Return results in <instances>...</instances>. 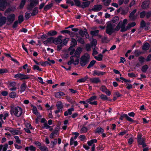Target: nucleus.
Returning a JSON list of instances; mask_svg holds the SVG:
<instances>
[{
    "label": "nucleus",
    "mask_w": 151,
    "mask_h": 151,
    "mask_svg": "<svg viewBox=\"0 0 151 151\" xmlns=\"http://www.w3.org/2000/svg\"><path fill=\"white\" fill-rule=\"evenodd\" d=\"M91 46L93 47V48L96 47V44H97V40L96 39H93L92 41L91 42Z\"/></svg>",
    "instance_id": "nucleus-38"
},
{
    "label": "nucleus",
    "mask_w": 151,
    "mask_h": 151,
    "mask_svg": "<svg viewBox=\"0 0 151 151\" xmlns=\"http://www.w3.org/2000/svg\"><path fill=\"white\" fill-rule=\"evenodd\" d=\"M150 47V45L148 43H145L142 47V49L143 50H147Z\"/></svg>",
    "instance_id": "nucleus-28"
},
{
    "label": "nucleus",
    "mask_w": 151,
    "mask_h": 151,
    "mask_svg": "<svg viewBox=\"0 0 151 151\" xmlns=\"http://www.w3.org/2000/svg\"><path fill=\"white\" fill-rule=\"evenodd\" d=\"M26 1V0H22L19 6L20 8L22 9L23 8L25 4Z\"/></svg>",
    "instance_id": "nucleus-45"
},
{
    "label": "nucleus",
    "mask_w": 151,
    "mask_h": 151,
    "mask_svg": "<svg viewBox=\"0 0 151 151\" xmlns=\"http://www.w3.org/2000/svg\"><path fill=\"white\" fill-rule=\"evenodd\" d=\"M22 108L17 106L11 108V113L12 115L14 114L17 117H19L22 115Z\"/></svg>",
    "instance_id": "nucleus-3"
},
{
    "label": "nucleus",
    "mask_w": 151,
    "mask_h": 151,
    "mask_svg": "<svg viewBox=\"0 0 151 151\" xmlns=\"http://www.w3.org/2000/svg\"><path fill=\"white\" fill-rule=\"evenodd\" d=\"M100 89L102 91H103L104 92L107 89L105 86H102L101 87Z\"/></svg>",
    "instance_id": "nucleus-64"
},
{
    "label": "nucleus",
    "mask_w": 151,
    "mask_h": 151,
    "mask_svg": "<svg viewBox=\"0 0 151 151\" xmlns=\"http://www.w3.org/2000/svg\"><path fill=\"white\" fill-rule=\"evenodd\" d=\"M91 47L89 44H87L86 46V50L87 51L91 50Z\"/></svg>",
    "instance_id": "nucleus-63"
},
{
    "label": "nucleus",
    "mask_w": 151,
    "mask_h": 151,
    "mask_svg": "<svg viewBox=\"0 0 151 151\" xmlns=\"http://www.w3.org/2000/svg\"><path fill=\"white\" fill-rule=\"evenodd\" d=\"M97 96H93L91 97L89 99H87L86 100V101L87 102H90L92 101L93 100H96V99Z\"/></svg>",
    "instance_id": "nucleus-39"
},
{
    "label": "nucleus",
    "mask_w": 151,
    "mask_h": 151,
    "mask_svg": "<svg viewBox=\"0 0 151 151\" xmlns=\"http://www.w3.org/2000/svg\"><path fill=\"white\" fill-rule=\"evenodd\" d=\"M71 45H72L71 46H72L73 47L77 45L76 40L75 39H72Z\"/></svg>",
    "instance_id": "nucleus-43"
},
{
    "label": "nucleus",
    "mask_w": 151,
    "mask_h": 151,
    "mask_svg": "<svg viewBox=\"0 0 151 151\" xmlns=\"http://www.w3.org/2000/svg\"><path fill=\"white\" fill-rule=\"evenodd\" d=\"M32 14L30 13L27 12L25 14V18L26 19H29L31 16Z\"/></svg>",
    "instance_id": "nucleus-55"
},
{
    "label": "nucleus",
    "mask_w": 151,
    "mask_h": 151,
    "mask_svg": "<svg viewBox=\"0 0 151 151\" xmlns=\"http://www.w3.org/2000/svg\"><path fill=\"white\" fill-rule=\"evenodd\" d=\"M148 4L146 2H143L142 5V7L143 9H145L148 7Z\"/></svg>",
    "instance_id": "nucleus-44"
},
{
    "label": "nucleus",
    "mask_w": 151,
    "mask_h": 151,
    "mask_svg": "<svg viewBox=\"0 0 151 151\" xmlns=\"http://www.w3.org/2000/svg\"><path fill=\"white\" fill-rule=\"evenodd\" d=\"M99 32V30L91 31V34L92 36H96L98 35Z\"/></svg>",
    "instance_id": "nucleus-37"
},
{
    "label": "nucleus",
    "mask_w": 151,
    "mask_h": 151,
    "mask_svg": "<svg viewBox=\"0 0 151 151\" xmlns=\"http://www.w3.org/2000/svg\"><path fill=\"white\" fill-rule=\"evenodd\" d=\"M5 129L9 131L13 135L19 134L21 133L19 130L14 129L11 128L7 127Z\"/></svg>",
    "instance_id": "nucleus-8"
},
{
    "label": "nucleus",
    "mask_w": 151,
    "mask_h": 151,
    "mask_svg": "<svg viewBox=\"0 0 151 151\" xmlns=\"http://www.w3.org/2000/svg\"><path fill=\"white\" fill-rule=\"evenodd\" d=\"M62 36H60L57 38L55 39L54 41V43L56 44H61L62 42Z\"/></svg>",
    "instance_id": "nucleus-19"
},
{
    "label": "nucleus",
    "mask_w": 151,
    "mask_h": 151,
    "mask_svg": "<svg viewBox=\"0 0 151 151\" xmlns=\"http://www.w3.org/2000/svg\"><path fill=\"white\" fill-rule=\"evenodd\" d=\"M103 55L101 54H99L98 56L95 57L96 59L98 61H101L102 60Z\"/></svg>",
    "instance_id": "nucleus-47"
},
{
    "label": "nucleus",
    "mask_w": 151,
    "mask_h": 151,
    "mask_svg": "<svg viewBox=\"0 0 151 151\" xmlns=\"http://www.w3.org/2000/svg\"><path fill=\"white\" fill-rule=\"evenodd\" d=\"M100 97L102 99L104 100H108V97L104 94H101L99 95Z\"/></svg>",
    "instance_id": "nucleus-42"
},
{
    "label": "nucleus",
    "mask_w": 151,
    "mask_h": 151,
    "mask_svg": "<svg viewBox=\"0 0 151 151\" xmlns=\"http://www.w3.org/2000/svg\"><path fill=\"white\" fill-rule=\"evenodd\" d=\"M90 80L92 83H97L100 81L99 78H91Z\"/></svg>",
    "instance_id": "nucleus-24"
},
{
    "label": "nucleus",
    "mask_w": 151,
    "mask_h": 151,
    "mask_svg": "<svg viewBox=\"0 0 151 151\" xmlns=\"http://www.w3.org/2000/svg\"><path fill=\"white\" fill-rule=\"evenodd\" d=\"M57 140L56 139H54L53 141L51 142V144L52 145L53 147L56 144Z\"/></svg>",
    "instance_id": "nucleus-56"
},
{
    "label": "nucleus",
    "mask_w": 151,
    "mask_h": 151,
    "mask_svg": "<svg viewBox=\"0 0 151 151\" xmlns=\"http://www.w3.org/2000/svg\"><path fill=\"white\" fill-rule=\"evenodd\" d=\"M137 10L136 9H134L131 13L130 14L129 17L132 20H134L137 17V15H134V14L136 12Z\"/></svg>",
    "instance_id": "nucleus-14"
},
{
    "label": "nucleus",
    "mask_w": 151,
    "mask_h": 151,
    "mask_svg": "<svg viewBox=\"0 0 151 151\" xmlns=\"http://www.w3.org/2000/svg\"><path fill=\"white\" fill-rule=\"evenodd\" d=\"M26 88V85L24 83H23L21 86L20 91L21 92L24 91Z\"/></svg>",
    "instance_id": "nucleus-29"
},
{
    "label": "nucleus",
    "mask_w": 151,
    "mask_h": 151,
    "mask_svg": "<svg viewBox=\"0 0 151 151\" xmlns=\"http://www.w3.org/2000/svg\"><path fill=\"white\" fill-rule=\"evenodd\" d=\"M31 106L32 107V110L33 113L37 116L39 115L40 113L37 111V108L32 105Z\"/></svg>",
    "instance_id": "nucleus-23"
},
{
    "label": "nucleus",
    "mask_w": 151,
    "mask_h": 151,
    "mask_svg": "<svg viewBox=\"0 0 151 151\" xmlns=\"http://www.w3.org/2000/svg\"><path fill=\"white\" fill-rule=\"evenodd\" d=\"M23 20L24 19L23 16L22 15H19L18 17V21L19 23H20L22 22L23 21Z\"/></svg>",
    "instance_id": "nucleus-54"
},
{
    "label": "nucleus",
    "mask_w": 151,
    "mask_h": 151,
    "mask_svg": "<svg viewBox=\"0 0 151 151\" xmlns=\"http://www.w3.org/2000/svg\"><path fill=\"white\" fill-rule=\"evenodd\" d=\"M137 142L139 144L142 145L143 147H144L146 146V144L145 143V139L144 138L137 139Z\"/></svg>",
    "instance_id": "nucleus-17"
},
{
    "label": "nucleus",
    "mask_w": 151,
    "mask_h": 151,
    "mask_svg": "<svg viewBox=\"0 0 151 151\" xmlns=\"http://www.w3.org/2000/svg\"><path fill=\"white\" fill-rule=\"evenodd\" d=\"M90 4V1H87L86 2H83L81 3V7L83 8H85L88 7Z\"/></svg>",
    "instance_id": "nucleus-20"
},
{
    "label": "nucleus",
    "mask_w": 151,
    "mask_h": 151,
    "mask_svg": "<svg viewBox=\"0 0 151 151\" xmlns=\"http://www.w3.org/2000/svg\"><path fill=\"white\" fill-rule=\"evenodd\" d=\"M86 31V29L84 30V31L82 30H81L79 32V33L81 36L83 37L85 35V31Z\"/></svg>",
    "instance_id": "nucleus-58"
},
{
    "label": "nucleus",
    "mask_w": 151,
    "mask_h": 151,
    "mask_svg": "<svg viewBox=\"0 0 151 151\" xmlns=\"http://www.w3.org/2000/svg\"><path fill=\"white\" fill-rule=\"evenodd\" d=\"M39 3V0H32L30 2L29 5L27 7L29 9H30L33 7L37 5Z\"/></svg>",
    "instance_id": "nucleus-7"
},
{
    "label": "nucleus",
    "mask_w": 151,
    "mask_h": 151,
    "mask_svg": "<svg viewBox=\"0 0 151 151\" xmlns=\"http://www.w3.org/2000/svg\"><path fill=\"white\" fill-rule=\"evenodd\" d=\"M139 61L141 63H142L144 62L145 61V58L141 56L139 57L138 59Z\"/></svg>",
    "instance_id": "nucleus-51"
},
{
    "label": "nucleus",
    "mask_w": 151,
    "mask_h": 151,
    "mask_svg": "<svg viewBox=\"0 0 151 151\" xmlns=\"http://www.w3.org/2000/svg\"><path fill=\"white\" fill-rule=\"evenodd\" d=\"M36 148L32 145L26 147L25 148V150L26 151H36Z\"/></svg>",
    "instance_id": "nucleus-21"
},
{
    "label": "nucleus",
    "mask_w": 151,
    "mask_h": 151,
    "mask_svg": "<svg viewBox=\"0 0 151 151\" xmlns=\"http://www.w3.org/2000/svg\"><path fill=\"white\" fill-rule=\"evenodd\" d=\"M148 68V67L147 65H145L142 67L141 70L143 72H145Z\"/></svg>",
    "instance_id": "nucleus-46"
},
{
    "label": "nucleus",
    "mask_w": 151,
    "mask_h": 151,
    "mask_svg": "<svg viewBox=\"0 0 151 151\" xmlns=\"http://www.w3.org/2000/svg\"><path fill=\"white\" fill-rule=\"evenodd\" d=\"M9 96L12 99H14L18 97L16 92L13 91L11 92L9 94Z\"/></svg>",
    "instance_id": "nucleus-25"
},
{
    "label": "nucleus",
    "mask_w": 151,
    "mask_h": 151,
    "mask_svg": "<svg viewBox=\"0 0 151 151\" xmlns=\"http://www.w3.org/2000/svg\"><path fill=\"white\" fill-rule=\"evenodd\" d=\"M111 0H106V1H105L104 2H104V5L107 6H108L111 2Z\"/></svg>",
    "instance_id": "nucleus-52"
},
{
    "label": "nucleus",
    "mask_w": 151,
    "mask_h": 151,
    "mask_svg": "<svg viewBox=\"0 0 151 151\" xmlns=\"http://www.w3.org/2000/svg\"><path fill=\"white\" fill-rule=\"evenodd\" d=\"M14 138L17 143L19 144H21V140L19 139V137L18 136H15L14 137Z\"/></svg>",
    "instance_id": "nucleus-41"
},
{
    "label": "nucleus",
    "mask_w": 151,
    "mask_h": 151,
    "mask_svg": "<svg viewBox=\"0 0 151 151\" xmlns=\"http://www.w3.org/2000/svg\"><path fill=\"white\" fill-rule=\"evenodd\" d=\"M124 117L128 121L130 122H132L133 121V120L132 118L129 117L127 114H124Z\"/></svg>",
    "instance_id": "nucleus-49"
},
{
    "label": "nucleus",
    "mask_w": 151,
    "mask_h": 151,
    "mask_svg": "<svg viewBox=\"0 0 151 151\" xmlns=\"http://www.w3.org/2000/svg\"><path fill=\"white\" fill-rule=\"evenodd\" d=\"M102 6L101 5H96L94 6L92 10L95 12H98L100 11L102 8Z\"/></svg>",
    "instance_id": "nucleus-15"
},
{
    "label": "nucleus",
    "mask_w": 151,
    "mask_h": 151,
    "mask_svg": "<svg viewBox=\"0 0 151 151\" xmlns=\"http://www.w3.org/2000/svg\"><path fill=\"white\" fill-rule=\"evenodd\" d=\"M90 56L88 54H85L82 56L80 59V64L81 66H84L89 62Z\"/></svg>",
    "instance_id": "nucleus-4"
},
{
    "label": "nucleus",
    "mask_w": 151,
    "mask_h": 151,
    "mask_svg": "<svg viewBox=\"0 0 151 151\" xmlns=\"http://www.w3.org/2000/svg\"><path fill=\"white\" fill-rule=\"evenodd\" d=\"M66 3L68 4H70L71 6H73L74 4L73 1L70 0H68L66 1Z\"/></svg>",
    "instance_id": "nucleus-61"
},
{
    "label": "nucleus",
    "mask_w": 151,
    "mask_h": 151,
    "mask_svg": "<svg viewBox=\"0 0 151 151\" xmlns=\"http://www.w3.org/2000/svg\"><path fill=\"white\" fill-rule=\"evenodd\" d=\"M114 27L111 25L107 23V26L106 27V33L109 35H111L115 31H118L116 30V27L115 29H114Z\"/></svg>",
    "instance_id": "nucleus-5"
},
{
    "label": "nucleus",
    "mask_w": 151,
    "mask_h": 151,
    "mask_svg": "<svg viewBox=\"0 0 151 151\" xmlns=\"http://www.w3.org/2000/svg\"><path fill=\"white\" fill-rule=\"evenodd\" d=\"M56 106L58 109H59L62 111V109L63 108V105L62 103L60 101L57 102L56 104Z\"/></svg>",
    "instance_id": "nucleus-26"
},
{
    "label": "nucleus",
    "mask_w": 151,
    "mask_h": 151,
    "mask_svg": "<svg viewBox=\"0 0 151 151\" xmlns=\"http://www.w3.org/2000/svg\"><path fill=\"white\" fill-rule=\"evenodd\" d=\"M7 5L6 0H0V10L3 11Z\"/></svg>",
    "instance_id": "nucleus-9"
},
{
    "label": "nucleus",
    "mask_w": 151,
    "mask_h": 151,
    "mask_svg": "<svg viewBox=\"0 0 151 151\" xmlns=\"http://www.w3.org/2000/svg\"><path fill=\"white\" fill-rule=\"evenodd\" d=\"M65 95V93L61 91H60L55 93V96L57 98H60L61 96Z\"/></svg>",
    "instance_id": "nucleus-22"
},
{
    "label": "nucleus",
    "mask_w": 151,
    "mask_h": 151,
    "mask_svg": "<svg viewBox=\"0 0 151 151\" xmlns=\"http://www.w3.org/2000/svg\"><path fill=\"white\" fill-rule=\"evenodd\" d=\"M146 12H145V11H143L142 12H141L140 13V17L141 18H144L145 15H146Z\"/></svg>",
    "instance_id": "nucleus-59"
},
{
    "label": "nucleus",
    "mask_w": 151,
    "mask_h": 151,
    "mask_svg": "<svg viewBox=\"0 0 151 151\" xmlns=\"http://www.w3.org/2000/svg\"><path fill=\"white\" fill-rule=\"evenodd\" d=\"M119 20V17H118L116 16L114 17L111 21L109 22L108 23L114 27L117 24Z\"/></svg>",
    "instance_id": "nucleus-10"
},
{
    "label": "nucleus",
    "mask_w": 151,
    "mask_h": 151,
    "mask_svg": "<svg viewBox=\"0 0 151 151\" xmlns=\"http://www.w3.org/2000/svg\"><path fill=\"white\" fill-rule=\"evenodd\" d=\"M88 76H86L84 78H81L78 80L77 82L79 83H82L85 82L88 78Z\"/></svg>",
    "instance_id": "nucleus-35"
},
{
    "label": "nucleus",
    "mask_w": 151,
    "mask_h": 151,
    "mask_svg": "<svg viewBox=\"0 0 151 151\" xmlns=\"http://www.w3.org/2000/svg\"><path fill=\"white\" fill-rule=\"evenodd\" d=\"M16 83L15 82H12L8 86L9 90L11 91L16 90L17 88L16 87Z\"/></svg>",
    "instance_id": "nucleus-12"
},
{
    "label": "nucleus",
    "mask_w": 151,
    "mask_h": 151,
    "mask_svg": "<svg viewBox=\"0 0 151 151\" xmlns=\"http://www.w3.org/2000/svg\"><path fill=\"white\" fill-rule=\"evenodd\" d=\"M15 15L14 14L9 15L7 17V20L10 23H12L14 20Z\"/></svg>",
    "instance_id": "nucleus-11"
},
{
    "label": "nucleus",
    "mask_w": 151,
    "mask_h": 151,
    "mask_svg": "<svg viewBox=\"0 0 151 151\" xmlns=\"http://www.w3.org/2000/svg\"><path fill=\"white\" fill-rule=\"evenodd\" d=\"M140 54L141 52L138 50H136L134 51V54L136 56H138Z\"/></svg>",
    "instance_id": "nucleus-62"
},
{
    "label": "nucleus",
    "mask_w": 151,
    "mask_h": 151,
    "mask_svg": "<svg viewBox=\"0 0 151 151\" xmlns=\"http://www.w3.org/2000/svg\"><path fill=\"white\" fill-rule=\"evenodd\" d=\"M14 78L20 80L27 79L29 78L27 75L21 73H18L14 75Z\"/></svg>",
    "instance_id": "nucleus-6"
},
{
    "label": "nucleus",
    "mask_w": 151,
    "mask_h": 151,
    "mask_svg": "<svg viewBox=\"0 0 151 151\" xmlns=\"http://www.w3.org/2000/svg\"><path fill=\"white\" fill-rule=\"evenodd\" d=\"M105 74V72H101L98 70H94L93 73V75L94 76L103 75Z\"/></svg>",
    "instance_id": "nucleus-18"
},
{
    "label": "nucleus",
    "mask_w": 151,
    "mask_h": 151,
    "mask_svg": "<svg viewBox=\"0 0 151 151\" xmlns=\"http://www.w3.org/2000/svg\"><path fill=\"white\" fill-rule=\"evenodd\" d=\"M6 18L4 16H2V14L0 13V26H2L6 22Z\"/></svg>",
    "instance_id": "nucleus-13"
},
{
    "label": "nucleus",
    "mask_w": 151,
    "mask_h": 151,
    "mask_svg": "<svg viewBox=\"0 0 151 151\" xmlns=\"http://www.w3.org/2000/svg\"><path fill=\"white\" fill-rule=\"evenodd\" d=\"M74 1L75 3V4L76 6L81 7V3H80L79 1L77 0H74Z\"/></svg>",
    "instance_id": "nucleus-53"
},
{
    "label": "nucleus",
    "mask_w": 151,
    "mask_h": 151,
    "mask_svg": "<svg viewBox=\"0 0 151 151\" xmlns=\"http://www.w3.org/2000/svg\"><path fill=\"white\" fill-rule=\"evenodd\" d=\"M73 105L72 107L68 109L64 113V115L65 116H67L69 115H71L72 114V111H74V109L73 107Z\"/></svg>",
    "instance_id": "nucleus-16"
},
{
    "label": "nucleus",
    "mask_w": 151,
    "mask_h": 151,
    "mask_svg": "<svg viewBox=\"0 0 151 151\" xmlns=\"http://www.w3.org/2000/svg\"><path fill=\"white\" fill-rule=\"evenodd\" d=\"M57 34V32L54 30H51L47 33V35L50 36H53Z\"/></svg>",
    "instance_id": "nucleus-33"
},
{
    "label": "nucleus",
    "mask_w": 151,
    "mask_h": 151,
    "mask_svg": "<svg viewBox=\"0 0 151 151\" xmlns=\"http://www.w3.org/2000/svg\"><path fill=\"white\" fill-rule=\"evenodd\" d=\"M68 50L70 52V54L71 55H72L73 54H74L75 52V49L72 46H70L69 47Z\"/></svg>",
    "instance_id": "nucleus-30"
},
{
    "label": "nucleus",
    "mask_w": 151,
    "mask_h": 151,
    "mask_svg": "<svg viewBox=\"0 0 151 151\" xmlns=\"http://www.w3.org/2000/svg\"><path fill=\"white\" fill-rule=\"evenodd\" d=\"M39 148L42 151H48V149L47 147H45V145H41L40 147H39Z\"/></svg>",
    "instance_id": "nucleus-36"
},
{
    "label": "nucleus",
    "mask_w": 151,
    "mask_h": 151,
    "mask_svg": "<svg viewBox=\"0 0 151 151\" xmlns=\"http://www.w3.org/2000/svg\"><path fill=\"white\" fill-rule=\"evenodd\" d=\"M42 127L43 128L48 129L50 128V126H49L47 122H46L43 124V126H42Z\"/></svg>",
    "instance_id": "nucleus-57"
},
{
    "label": "nucleus",
    "mask_w": 151,
    "mask_h": 151,
    "mask_svg": "<svg viewBox=\"0 0 151 151\" xmlns=\"http://www.w3.org/2000/svg\"><path fill=\"white\" fill-rule=\"evenodd\" d=\"M8 71V70L6 69H0V73H6Z\"/></svg>",
    "instance_id": "nucleus-60"
},
{
    "label": "nucleus",
    "mask_w": 151,
    "mask_h": 151,
    "mask_svg": "<svg viewBox=\"0 0 151 151\" xmlns=\"http://www.w3.org/2000/svg\"><path fill=\"white\" fill-rule=\"evenodd\" d=\"M8 147L7 144H5L4 145H1V151L2 150L3 151H6Z\"/></svg>",
    "instance_id": "nucleus-31"
},
{
    "label": "nucleus",
    "mask_w": 151,
    "mask_h": 151,
    "mask_svg": "<svg viewBox=\"0 0 151 151\" xmlns=\"http://www.w3.org/2000/svg\"><path fill=\"white\" fill-rule=\"evenodd\" d=\"M82 51V49L80 47H78L74 55L71 56L70 58V60L68 62V64L70 65L72 64L76 65H78L79 63V58L80 54Z\"/></svg>",
    "instance_id": "nucleus-2"
},
{
    "label": "nucleus",
    "mask_w": 151,
    "mask_h": 151,
    "mask_svg": "<svg viewBox=\"0 0 151 151\" xmlns=\"http://www.w3.org/2000/svg\"><path fill=\"white\" fill-rule=\"evenodd\" d=\"M97 142V140L96 139H91L90 141L88 142V144L89 146H92L94 145L93 144L94 143H96Z\"/></svg>",
    "instance_id": "nucleus-27"
},
{
    "label": "nucleus",
    "mask_w": 151,
    "mask_h": 151,
    "mask_svg": "<svg viewBox=\"0 0 151 151\" xmlns=\"http://www.w3.org/2000/svg\"><path fill=\"white\" fill-rule=\"evenodd\" d=\"M127 23V19H124L123 22H119L116 27V30H119L120 29L121 32H124L130 29L131 28L134 27L136 25V23L135 22H132L128 24L126 26V25Z\"/></svg>",
    "instance_id": "nucleus-1"
},
{
    "label": "nucleus",
    "mask_w": 151,
    "mask_h": 151,
    "mask_svg": "<svg viewBox=\"0 0 151 151\" xmlns=\"http://www.w3.org/2000/svg\"><path fill=\"white\" fill-rule=\"evenodd\" d=\"M52 6V4L51 3L49 4L46 5L44 8V9L45 10H47L50 8Z\"/></svg>",
    "instance_id": "nucleus-48"
},
{
    "label": "nucleus",
    "mask_w": 151,
    "mask_h": 151,
    "mask_svg": "<svg viewBox=\"0 0 151 151\" xmlns=\"http://www.w3.org/2000/svg\"><path fill=\"white\" fill-rule=\"evenodd\" d=\"M104 131V129L102 128L99 127L97 128L95 131V132L99 134H101L103 133Z\"/></svg>",
    "instance_id": "nucleus-32"
},
{
    "label": "nucleus",
    "mask_w": 151,
    "mask_h": 151,
    "mask_svg": "<svg viewBox=\"0 0 151 151\" xmlns=\"http://www.w3.org/2000/svg\"><path fill=\"white\" fill-rule=\"evenodd\" d=\"M87 131V129L86 127H83L81 130V133H85Z\"/></svg>",
    "instance_id": "nucleus-50"
},
{
    "label": "nucleus",
    "mask_w": 151,
    "mask_h": 151,
    "mask_svg": "<svg viewBox=\"0 0 151 151\" xmlns=\"http://www.w3.org/2000/svg\"><path fill=\"white\" fill-rule=\"evenodd\" d=\"M96 61L94 60H93L91 61L90 63L88 65V66L87 68H89L91 67H92L95 64Z\"/></svg>",
    "instance_id": "nucleus-40"
},
{
    "label": "nucleus",
    "mask_w": 151,
    "mask_h": 151,
    "mask_svg": "<svg viewBox=\"0 0 151 151\" xmlns=\"http://www.w3.org/2000/svg\"><path fill=\"white\" fill-rule=\"evenodd\" d=\"M52 40V39L51 38H48L47 40L43 42V43L45 45H47L48 44H50L51 43Z\"/></svg>",
    "instance_id": "nucleus-34"
}]
</instances>
